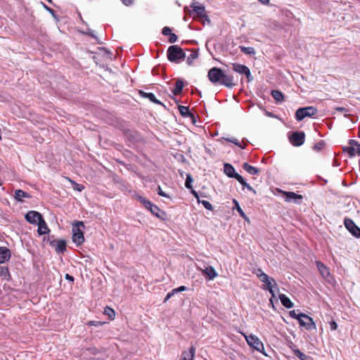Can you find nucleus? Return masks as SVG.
Segmentation results:
<instances>
[{"label":"nucleus","instance_id":"35","mask_svg":"<svg viewBox=\"0 0 360 360\" xmlns=\"http://www.w3.org/2000/svg\"><path fill=\"white\" fill-rule=\"evenodd\" d=\"M225 140L228 142H230V143H234L235 145L238 146V147H240V148L242 149H244L245 148V146H243L238 139H236V138H227V139H225Z\"/></svg>","mask_w":360,"mask_h":360},{"label":"nucleus","instance_id":"2","mask_svg":"<svg viewBox=\"0 0 360 360\" xmlns=\"http://www.w3.org/2000/svg\"><path fill=\"white\" fill-rule=\"evenodd\" d=\"M185 57L186 54L183 49L178 46L172 45L167 49V58L171 62H177Z\"/></svg>","mask_w":360,"mask_h":360},{"label":"nucleus","instance_id":"4","mask_svg":"<svg viewBox=\"0 0 360 360\" xmlns=\"http://www.w3.org/2000/svg\"><path fill=\"white\" fill-rule=\"evenodd\" d=\"M244 337L247 343L250 347L256 349L262 354H265L264 352V345L257 336L250 334L249 335H244Z\"/></svg>","mask_w":360,"mask_h":360},{"label":"nucleus","instance_id":"42","mask_svg":"<svg viewBox=\"0 0 360 360\" xmlns=\"http://www.w3.org/2000/svg\"><path fill=\"white\" fill-rule=\"evenodd\" d=\"M198 57V53H193L190 55V56L188 57L187 58V63L188 65H191L192 64V60L195 58H196Z\"/></svg>","mask_w":360,"mask_h":360},{"label":"nucleus","instance_id":"13","mask_svg":"<svg viewBox=\"0 0 360 360\" xmlns=\"http://www.w3.org/2000/svg\"><path fill=\"white\" fill-rule=\"evenodd\" d=\"M10 257V250L6 247H0V264H3L8 261Z\"/></svg>","mask_w":360,"mask_h":360},{"label":"nucleus","instance_id":"58","mask_svg":"<svg viewBox=\"0 0 360 360\" xmlns=\"http://www.w3.org/2000/svg\"><path fill=\"white\" fill-rule=\"evenodd\" d=\"M186 290V287H185L184 285H181L177 288H174V291H176V292H183V291H185Z\"/></svg>","mask_w":360,"mask_h":360},{"label":"nucleus","instance_id":"23","mask_svg":"<svg viewBox=\"0 0 360 360\" xmlns=\"http://www.w3.org/2000/svg\"><path fill=\"white\" fill-rule=\"evenodd\" d=\"M184 86V82L181 79H178L176 82L175 88L172 90V93L176 96L179 95L182 92Z\"/></svg>","mask_w":360,"mask_h":360},{"label":"nucleus","instance_id":"28","mask_svg":"<svg viewBox=\"0 0 360 360\" xmlns=\"http://www.w3.org/2000/svg\"><path fill=\"white\" fill-rule=\"evenodd\" d=\"M271 94L277 102H282L284 99V96L280 91L272 90Z\"/></svg>","mask_w":360,"mask_h":360},{"label":"nucleus","instance_id":"43","mask_svg":"<svg viewBox=\"0 0 360 360\" xmlns=\"http://www.w3.org/2000/svg\"><path fill=\"white\" fill-rule=\"evenodd\" d=\"M157 192H158V195H160V196L165 197V198H170V196L168 195L166 193H165L162 190V188H161V187L160 186H158Z\"/></svg>","mask_w":360,"mask_h":360},{"label":"nucleus","instance_id":"40","mask_svg":"<svg viewBox=\"0 0 360 360\" xmlns=\"http://www.w3.org/2000/svg\"><path fill=\"white\" fill-rule=\"evenodd\" d=\"M303 313H297L295 310H292L289 311V315L291 318L295 319L298 321V319L301 317V315H302Z\"/></svg>","mask_w":360,"mask_h":360},{"label":"nucleus","instance_id":"55","mask_svg":"<svg viewBox=\"0 0 360 360\" xmlns=\"http://www.w3.org/2000/svg\"><path fill=\"white\" fill-rule=\"evenodd\" d=\"M330 330H335L337 329L338 328V324L335 321H333L330 323Z\"/></svg>","mask_w":360,"mask_h":360},{"label":"nucleus","instance_id":"3","mask_svg":"<svg viewBox=\"0 0 360 360\" xmlns=\"http://www.w3.org/2000/svg\"><path fill=\"white\" fill-rule=\"evenodd\" d=\"M197 2H193L191 5V7L193 8V11H191L188 9L187 7L184 8L185 12H188L190 15H191V13L193 12L196 13V15L199 18H202L205 20L208 23H210V20L209 18V16L206 14V11L205 6L202 5H197Z\"/></svg>","mask_w":360,"mask_h":360},{"label":"nucleus","instance_id":"50","mask_svg":"<svg viewBox=\"0 0 360 360\" xmlns=\"http://www.w3.org/2000/svg\"><path fill=\"white\" fill-rule=\"evenodd\" d=\"M7 274H8V268L0 266V275L1 276H6Z\"/></svg>","mask_w":360,"mask_h":360},{"label":"nucleus","instance_id":"39","mask_svg":"<svg viewBox=\"0 0 360 360\" xmlns=\"http://www.w3.org/2000/svg\"><path fill=\"white\" fill-rule=\"evenodd\" d=\"M193 178L191 174H187L186 179L185 181V186L187 188H192Z\"/></svg>","mask_w":360,"mask_h":360},{"label":"nucleus","instance_id":"38","mask_svg":"<svg viewBox=\"0 0 360 360\" xmlns=\"http://www.w3.org/2000/svg\"><path fill=\"white\" fill-rule=\"evenodd\" d=\"M257 276L260 278L261 281L262 282V280L264 281H268L269 276L264 273L262 269H258L257 272Z\"/></svg>","mask_w":360,"mask_h":360},{"label":"nucleus","instance_id":"24","mask_svg":"<svg viewBox=\"0 0 360 360\" xmlns=\"http://www.w3.org/2000/svg\"><path fill=\"white\" fill-rule=\"evenodd\" d=\"M292 352L300 360H310L311 359L310 356L302 353L299 349L296 348L295 346L292 347Z\"/></svg>","mask_w":360,"mask_h":360},{"label":"nucleus","instance_id":"57","mask_svg":"<svg viewBox=\"0 0 360 360\" xmlns=\"http://www.w3.org/2000/svg\"><path fill=\"white\" fill-rule=\"evenodd\" d=\"M89 325H90V326H99L102 325V323L100 321H91L89 322Z\"/></svg>","mask_w":360,"mask_h":360},{"label":"nucleus","instance_id":"10","mask_svg":"<svg viewBox=\"0 0 360 360\" xmlns=\"http://www.w3.org/2000/svg\"><path fill=\"white\" fill-rule=\"evenodd\" d=\"M25 219L30 224H37L43 219V217L39 212L31 210L25 214Z\"/></svg>","mask_w":360,"mask_h":360},{"label":"nucleus","instance_id":"44","mask_svg":"<svg viewBox=\"0 0 360 360\" xmlns=\"http://www.w3.org/2000/svg\"><path fill=\"white\" fill-rule=\"evenodd\" d=\"M277 284L274 278H271L270 281L268 282L266 284L267 288L266 289L269 288H273L274 287L276 286Z\"/></svg>","mask_w":360,"mask_h":360},{"label":"nucleus","instance_id":"27","mask_svg":"<svg viewBox=\"0 0 360 360\" xmlns=\"http://www.w3.org/2000/svg\"><path fill=\"white\" fill-rule=\"evenodd\" d=\"M316 265L319 272L323 277H326L330 274L328 268L323 263L318 262Z\"/></svg>","mask_w":360,"mask_h":360},{"label":"nucleus","instance_id":"63","mask_svg":"<svg viewBox=\"0 0 360 360\" xmlns=\"http://www.w3.org/2000/svg\"><path fill=\"white\" fill-rule=\"evenodd\" d=\"M271 278L269 277V278H268V281H264V280H262V282L266 285V284L268 283V282H269V281H270Z\"/></svg>","mask_w":360,"mask_h":360},{"label":"nucleus","instance_id":"18","mask_svg":"<svg viewBox=\"0 0 360 360\" xmlns=\"http://www.w3.org/2000/svg\"><path fill=\"white\" fill-rule=\"evenodd\" d=\"M278 298L281 300V304L286 308L290 309L293 307L292 301L284 294H280Z\"/></svg>","mask_w":360,"mask_h":360},{"label":"nucleus","instance_id":"25","mask_svg":"<svg viewBox=\"0 0 360 360\" xmlns=\"http://www.w3.org/2000/svg\"><path fill=\"white\" fill-rule=\"evenodd\" d=\"M232 68L235 72L238 73L244 74V72L247 70L248 68L245 65L239 63H233Z\"/></svg>","mask_w":360,"mask_h":360},{"label":"nucleus","instance_id":"8","mask_svg":"<svg viewBox=\"0 0 360 360\" xmlns=\"http://www.w3.org/2000/svg\"><path fill=\"white\" fill-rule=\"evenodd\" d=\"M344 224L347 229L355 237L360 238V229L354 224L353 220L346 218Z\"/></svg>","mask_w":360,"mask_h":360},{"label":"nucleus","instance_id":"37","mask_svg":"<svg viewBox=\"0 0 360 360\" xmlns=\"http://www.w3.org/2000/svg\"><path fill=\"white\" fill-rule=\"evenodd\" d=\"M198 203H201L204 206V207L208 210H213V207L209 201L204 200H198Z\"/></svg>","mask_w":360,"mask_h":360},{"label":"nucleus","instance_id":"12","mask_svg":"<svg viewBox=\"0 0 360 360\" xmlns=\"http://www.w3.org/2000/svg\"><path fill=\"white\" fill-rule=\"evenodd\" d=\"M50 244L55 248L57 253H62L66 250V243L64 240H53Z\"/></svg>","mask_w":360,"mask_h":360},{"label":"nucleus","instance_id":"61","mask_svg":"<svg viewBox=\"0 0 360 360\" xmlns=\"http://www.w3.org/2000/svg\"><path fill=\"white\" fill-rule=\"evenodd\" d=\"M355 152L356 155L360 156V143L355 147Z\"/></svg>","mask_w":360,"mask_h":360},{"label":"nucleus","instance_id":"47","mask_svg":"<svg viewBox=\"0 0 360 360\" xmlns=\"http://www.w3.org/2000/svg\"><path fill=\"white\" fill-rule=\"evenodd\" d=\"M335 110H337L340 112L345 113V116L347 115V113L349 112V110L344 107H337V108H335Z\"/></svg>","mask_w":360,"mask_h":360},{"label":"nucleus","instance_id":"29","mask_svg":"<svg viewBox=\"0 0 360 360\" xmlns=\"http://www.w3.org/2000/svg\"><path fill=\"white\" fill-rule=\"evenodd\" d=\"M137 200L141 203H142L144 205V207L148 210H150V208H151L152 206L154 205V204H153L150 201L148 200L144 197H142L141 195L137 196Z\"/></svg>","mask_w":360,"mask_h":360},{"label":"nucleus","instance_id":"41","mask_svg":"<svg viewBox=\"0 0 360 360\" xmlns=\"http://www.w3.org/2000/svg\"><path fill=\"white\" fill-rule=\"evenodd\" d=\"M232 178H235L236 179H237V181L243 186V184L245 183V181L244 180L243 177L238 174V173H236L235 175L232 177Z\"/></svg>","mask_w":360,"mask_h":360},{"label":"nucleus","instance_id":"21","mask_svg":"<svg viewBox=\"0 0 360 360\" xmlns=\"http://www.w3.org/2000/svg\"><path fill=\"white\" fill-rule=\"evenodd\" d=\"M224 172L230 178H232L236 173L234 167L229 163L224 164Z\"/></svg>","mask_w":360,"mask_h":360},{"label":"nucleus","instance_id":"52","mask_svg":"<svg viewBox=\"0 0 360 360\" xmlns=\"http://www.w3.org/2000/svg\"><path fill=\"white\" fill-rule=\"evenodd\" d=\"M126 6H130L134 3V0H120Z\"/></svg>","mask_w":360,"mask_h":360},{"label":"nucleus","instance_id":"14","mask_svg":"<svg viewBox=\"0 0 360 360\" xmlns=\"http://www.w3.org/2000/svg\"><path fill=\"white\" fill-rule=\"evenodd\" d=\"M199 269L200 271H202V274L204 276H205L207 278H209V280H212L214 279L215 277L217 276V271H215V269L211 266H209L207 267H206L205 269H201L199 268Z\"/></svg>","mask_w":360,"mask_h":360},{"label":"nucleus","instance_id":"9","mask_svg":"<svg viewBox=\"0 0 360 360\" xmlns=\"http://www.w3.org/2000/svg\"><path fill=\"white\" fill-rule=\"evenodd\" d=\"M305 134L303 131L293 132L290 136V141L293 146H300L304 142Z\"/></svg>","mask_w":360,"mask_h":360},{"label":"nucleus","instance_id":"56","mask_svg":"<svg viewBox=\"0 0 360 360\" xmlns=\"http://www.w3.org/2000/svg\"><path fill=\"white\" fill-rule=\"evenodd\" d=\"M45 9L49 11L54 18L56 17L55 11L51 8L44 5Z\"/></svg>","mask_w":360,"mask_h":360},{"label":"nucleus","instance_id":"60","mask_svg":"<svg viewBox=\"0 0 360 360\" xmlns=\"http://www.w3.org/2000/svg\"><path fill=\"white\" fill-rule=\"evenodd\" d=\"M191 193L193 194V195L196 198L197 201L198 202V200H200V198H199L198 192L195 191V190H192Z\"/></svg>","mask_w":360,"mask_h":360},{"label":"nucleus","instance_id":"49","mask_svg":"<svg viewBox=\"0 0 360 360\" xmlns=\"http://www.w3.org/2000/svg\"><path fill=\"white\" fill-rule=\"evenodd\" d=\"M162 33L163 35H169L172 33V30L169 27H165L162 30Z\"/></svg>","mask_w":360,"mask_h":360},{"label":"nucleus","instance_id":"22","mask_svg":"<svg viewBox=\"0 0 360 360\" xmlns=\"http://www.w3.org/2000/svg\"><path fill=\"white\" fill-rule=\"evenodd\" d=\"M243 169H245L248 173L252 175L257 174L259 172V169L250 165L247 162H244L242 165Z\"/></svg>","mask_w":360,"mask_h":360},{"label":"nucleus","instance_id":"46","mask_svg":"<svg viewBox=\"0 0 360 360\" xmlns=\"http://www.w3.org/2000/svg\"><path fill=\"white\" fill-rule=\"evenodd\" d=\"M244 75L246 76L248 82H251L253 80V77L251 75V72H250V70L249 68H248L247 70L244 72Z\"/></svg>","mask_w":360,"mask_h":360},{"label":"nucleus","instance_id":"34","mask_svg":"<svg viewBox=\"0 0 360 360\" xmlns=\"http://www.w3.org/2000/svg\"><path fill=\"white\" fill-rule=\"evenodd\" d=\"M343 150L344 152L347 153L350 158L354 157L356 155L354 147H344Z\"/></svg>","mask_w":360,"mask_h":360},{"label":"nucleus","instance_id":"20","mask_svg":"<svg viewBox=\"0 0 360 360\" xmlns=\"http://www.w3.org/2000/svg\"><path fill=\"white\" fill-rule=\"evenodd\" d=\"M37 224H38L37 231L39 235H44V234L48 233L50 231V230L48 228L46 223L45 222L44 219L41 221H40L39 223H38Z\"/></svg>","mask_w":360,"mask_h":360},{"label":"nucleus","instance_id":"53","mask_svg":"<svg viewBox=\"0 0 360 360\" xmlns=\"http://www.w3.org/2000/svg\"><path fill=\"white\" fill-rule=\"evenodd\" d=\"M323 146V143L321 142H319L314 146V149L315 150L319 151L322 149Z\"/></svg>","mask_w":360,"mask_h":360},{"label":"nucleus","instance_id":"54","mask_svg":"<svg viewBox=\"0 0 360 360\" xmlns=\"http://www.w3.org/2000/svg\"><path fill=\"white\" fill-rule=\"evenodd\" d=\"M348 143L349 146L355 148L359 144V142L354 139H350Z\"/></svg>","mask_w":360,"mask_h":360},{"label":"nucleus","instance_id":"51","mask_svg":"<svg viewBox=\"0 0 360 360\" xmlns=\"http://www.w3.org/2000/svg\"><path fill=\"white\" fill-rule=\"evenodd\" d=\"M244 187H245L248 191H252L254 194H256V191L246 181L243 185Z\"/></svg>","mask_w":360,"mask_h":360},{"label":"nucleus","instance_id":"48","mask_svg":"<svg viewBox=\"0 0 360 360\" xmlns=\"http://www.w3.org/2000/svg\"><path fill=\"white\" fill-rule=\"evenodd\" d=\"M176 292V291H174V289H173L171 292H168L165 298L164 302H167L169 300L172 296H174Z\"/></svg>","mask_w":360,"mask_h":360},{"label":"nucleus","instance_id":"33","mask_svg":"<svg viewBox=\"0 0 360 360\" xmlns=\"http://www.w3.org/2000/svg\"><path fill=\"white\" fill-rule=\"evenodd\" d=\"M103 313L106 316H108L109 318L111 320L114 319L115 317V311L112 308H110L109 307H105Z\"/></svg>","mask_w":360,"mask_h":360},{"label":"nucleus","instance_id":"11","mask_svg":"<svg viewBox=\"0 0 360 360\" xmlns=\"http://www.w3.org/2000/svg\"><path fill=\"white\" fill-rule=\"evenodd\" d=\"M283 193L285 196V201L289 202L294 201L296 204H300V200L303 198L302 195L294 192L283 191Z\"/></svg>","mask_w":360,"mask_h":360},{"label":"nucleus","instance_id":"17","mask_svg":"<svg viewBox=\"0 0 360 360\" xmlns=\"http://www.w3.org/2000/svg\"><path fill=\"white\" fill-rule=\"evenodd\" d=\"M149 211L157 217L161 219H165L166 213L164 211L161 210L157 205H154L153 206H152V207L150 208Z\"/></svg>","mask_w":360,"mask_h":360},{"label":"nucleus","instance_id":"1","mask_svg":"<svg viewBox=\"0 0 360 360\" xmlns=\"http://www.w3.org/2000/svg\"><path fill=\"white\" fill-rule=\"evenodd\" d=\"M209 80L212 84L224 85L226 87L232 88L236 85L233 83V77L230 74H225L220 68H212L207 74Z\"/></svg>","mask_w":360,"mask_h":360},{"label":"nucleus","instance_id":"45","mask_svg":"<svg viewBox=\"0 0 360 360\" xmlns=\"http://www.w3.org/2000/svg\"><path fill=\"white\" fill-rule=\"evenodd\" d=\"M168 41L169 43H172V44L176 42L177 41V36L174 33H171L169 34Z\"/></svg>","mask_w":360,"mask_h":360},{"label":"nucleus","instance_id":"62","mask_svg":"<svg viewBox=\"0 0 360 360\" xmlns=\"http://www.w3.org/2000/svg\"><path fill=\"white\" fill-rule=\"evenodd\" d=\"M267 290H268L269 291V292L271 294L272 297H275V293H274V291L273 288H269V289H267Z\"/></svg>","mask_w":360,"mask_h":360},{"label":"nucleus","instance_id":"64","mask_svg":"<svg viewBox=\"0 0 360 360\" xmlns=\"http://www.w3.org/2000/svg\"><path fill=\"white\" fill-rule=\"evenodd\" d=\"M271 278L269 277V278H268V281H264V280H262V282L266 285V284L268 283V282H269V281H270Z\"/></svg>","mask_w":360,"mask_h":360},{"label":"nucleus","instance_id":"7","mask_svg":"<svg viewBox=\"0 0 360 360\" xmlns=\"http://www.w3.org/2000/svg\"><path fill=\"white\" fill-rule=\"evenodd\" d=\"M298 322L301 327H304L308 330L316 328V324L314 322L312 318L305 314L301 315V317L298 319Z\"/></svg>","mask_w":360,"mask_h":360},{"label":"nucleus","instance_id":"26","mask_svg":"<svg viewBox=\"0 0 360 360\" xmlns=\"http://www.w3.org/2000/svg\"><path fill=\"white\" fill-rule=\"evenodd\" d=\"M233 203L234 204L233 209H236L238 211V212L239 213L240 216L243 219H244L245 220H248V217H247L245 213L241 209L238 202L236 199H233Z\"/></svg>","mask_w":360,"mask_h":360},{"label":"nucleus","instance_id":"30","mask_svg":"<svg viewBox=\"0 0 360 360\" xmlns=\"http://www.w3.org/2000/svg\"><path fill=\"white\" fill-rule=\"evenodd\" d=\"M137 200L141 203H142L144 205V207L148 210H150V208H151L152 206L154 205V204H153L150 201L148 200L144 197H142L141 195L137 196Z\"/></svg>","mask_w":360,"mask_h":360},{"label":"nucleus","instance_id":"15","mask_svg":"<svg viewBox=\"0 0 360 360\" xmlns=\"http://www.w3.org/2000/svg\"><path fill=\"white\" fill-rule=\"evenodd\" d=\"M195 354V347L192 346L189 349V352H183L180 360H193Z\"/></svg>","mask_w":360,"mask_h":360},{"label":"nucleus","instance_id":"19","mask_svg":"<svg viewBox=\"0 0 360 360\" xmlns=\"http://www.w3.org/2000/svg\"><path fill=\"white\" fill-rule=\"evenodd\" d=\"M140 94L146 98H148V100H150L151 102L155 103V104H159V105H163L159 100H158L156 98H155V96L154 95V94L153 93H148V92H144L143 91H140Z\"/></svg>","mask_w":360,"mask_h":360},{"label":"nucleus","instance_id":"32","mask_svg":"<svg viewBox=\"0 0 360 360\" xmlns=\"http://www.w3.org/2000/svg\"><path fill=\"white\" fill-rule=\"evenodd\" d=\"M179 110L181 113V115L184 117H188L192 115L188 107L184 106V105H179L178 107Z\"/></svg>","mask_w":360,"mask_h":360},{"label":"nucleus","instance_id":"36","mask_svg":"<svg viewBox=\"0 0 360 360\" xmlns=\"http://www.w3.org/2000/svg\"><path fill=\"white\" fill-rule=\"evenodd\" d=\"M70 181L72 184V188L75 191H77L79 192H81L84 189V186L82 185L76 183L75 181H72L70 179Z\"/></svg>","mask_w":360,"mask_h":360},{"label":"nucleus","instance_id":"31","mask_svg":"<svg viewBox=\"0 0 360 360\" xmlns=\"http://www.w3.org/2000/svg\"><path fill=\"white\" fill-rule=\"evenodd\" d=\"M240 51L244 53L245 54L250 55V56H255L256 53V51L253 47H245L240 46H239Z\"/></svg>","mask_w":360,"mask_h":360},{"label":"nucleus","instance_id":"6","mask_svg":"<svg viewBox=\"0 0 360 360\" xmlns=\"http://www.w3.org/2000/svg\"><path fill=\"white\" fill-rule=\"evenodd\" d=\"M317 112V109L313 106L300 108L297 110L295 113L296 120L301 121L305 117H311Z\"/></svg>","mask_w":360,"mask_h":360},{"label":"nucleus","instance_id":"16","mask_svg":"<svg viewBox=\"0 0 360 360\" xmlns=\"http://www.w3.org/2000/svg\"><path fill=\"white\" fill-rule=\"evenodd\" d=\"M30 198L31 195L21 189L15 191L14 198L18 202H22V198Z\"/></svg>","mask_w":360,"mask_h":360},{"label":"nucleus","instance_id":"59","mask_svg":"<svg viewBox=\"0 0 360 360\" xmlns=\"http://www.w3.org/2000/svg\"><path fill=\"white\" fill-rule=\"evenodd\" d=\"M65 278L66 280L70 281V282H73L74 281V278L72 276L70 275L69 274H66L65 276Z\"/></svg>","mask_w":360,"mask_h":360},{"label":"nucleus","instance_id":"5","mask_svg":"<svg viewBox=\"0 0 360 360\" xmlns=\"http://www.w3.org/2000/svg\"><path fill=\"white\" fill-rule=\"evenodd\" d=\"M80 226L84 227L82 221H76L75 226L72 229V241L77 245H81L84 241L83 231L79 229Z\"/></svg>","mask_w":360,"mask_h":360}]
</instances>
